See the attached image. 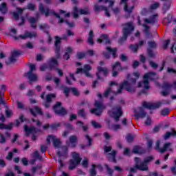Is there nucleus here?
Masks as SVG:
<instances>
[{"mask_svg":"<svg viewBox=\"0 0 176 176\" xmlns=\"http://www.w3.org/2000/svg\"><path fill=\"white\" fill-rule=\"evenodd\" d=\"M76 142H78V138L75 135L70 136L69 140L66 142L67 146H63L59 148L57 152V157H55V160H58V163L63 167V161H61V158L67 157V155H68V147L75 148L76 146Z\"/></svg>","mask_w":176,"mask_h":176,"instance_id":"nucleus-2","label":"nucleus"},{"mask_svg":"<svg viewBox=\"0 0 176 176\" xmlns=\"http://www.w3.org/2000/svg\"><path fill=\"white\" fill-rule=\"evenodd\" d=\"M89 10L78 8V7H74L73 8V16L74 19H78L79 14H88Z\"/></svg>","mask_w":176,"mask_h":176,"instance_id":"nucleus-16","label":"nucleus"},{"mask_svg":"<svg viewBox=\"0 0 176 176\" xmlns=\"http://www.w3.org/2000/svg\"><path fill=\"white\" fill-rule=\"evenodd\" d=\"M24 130L28 135V134H32V141H36V140L38 139V135L41 134V133H42L41 130L36 129L34 126L28 128V126H27L26 125L24 127Z\"/></svg>","mask_w":176,"mask_h":176,"instance_id":"nucleus-11","label":"nucleus"},{"mask_svg":"<svg viewBox=\"0 0 176 176\" xmlns=\"http://www.w3.org/2000/svg\"><path fill=\"white\" fill-rule=\"evenodd\" d=\"M98 43H109V38L108 35L102 34L100 38L97 40Z\"/></svg>","mask_w":176,"mask_h":176,"instance_id":"nucleus-28","label":"nucleus"},{"mask_svg":"<svg viewBox=\"0 0 176 176\" xmlns=\"http://www.w3.org/2000/svg\"><path fill=\"white\" fill-rule=\"evenodd\" d=\"M53 98H56V94H50L47 95L46 96V103H45V108H49L50 104Z\"/></svg>","mask_w":176,"mask_h":176,"instance_id":"nucleus-27","label":"nucleus"},{"mask_svg":"<svg viewBox=\"0 0 176 176\" xmlns=\"http://www.w3.org/2000/svg\"><path fill=\"white\" fill-rule=\"evenodd\" d=\"M166 151H172L171 143H166L164 145V148H161L160 150V152H161V153H163L166 152Z\"/></svg>","mask_w":176,"mask_h":176,"instance_id":"nucleus-32","label":"nucleus"},{"mask_svg":"<svg viewBox=\"0 0 176 176\" xmlns=\"http://www.w3.org/2000/svg\"><path fill=\"white\" fill-rule=\"evenodd\" d=\"M104 153L107 155V159L110 160V162H113L114 163H116V159H115V156L116 155V153H118V151L113 150L112 147L109 146H105L104 148Z\"/></svg>","mask_w":176,"mask_h":176,"instance_id":"nucleus-10","label":"nucleus"},{"mask_svg":"<svg viewBox=\"0 0 176 176\" xmlns=\"http://www.w3.org/2000/svg\"><path fill=\"white\" fill-rule=\"evenodd\" d=\"M27 77L28 78L30 83H34V82H38V75L34 74L33 72H28L26 74Z\"/></svg>","mask_w":176,"mask_h":176,"instance_id":"nucleus-24","label":"nucleus"},{"mask_svg":"<svg viewBox=\"0 0 176 176\" xmlns=\"http://www.w3.org/2000/svg\"><path fill=\"white\" fill-rule=\"evenodd\" d=\"M25 47H27L28 49H34V44L31 42H28L25 44Z\"/></svg>","mask_w":176,"mask_h":176,"instance_id":"nucleus-49","label":"nucleus"},{"mask_svg":"<svg viewBox=\"0 0 176 176\" xmlns=\"http://www.w3.org/2000/svg\"><path fill=\"white\" fill-rule=\"evenodd\" d=\"M103 135L105 140H111V138H112V136L107 132L104 133Z\"/></svg>","mask_w":176,"mask_h":176,"instance_id":"nucleus-59","label":"nucleus"},{"mask_svg":"<svg viewBox=\"0 0 176 176\" xmlns=\"http://www.w3.org/2000/svg\"><path fill=\"white\" fill-rule=\"evenodd\" d=\"M96 109H92L90 110L91 113L96 115V116H100L102 113V111L105 109V106L102 104L100 102L96 101L95 102Z\"/></svg>","mask_w":176,"mask_h":176,"instance_id":"nucleus-13","label":"nucleus"},{"mask_svg":"<svg viewBox=\"0 0 176 176\" xmlns=\"http://www.w3.org/2000/svg\"><path fill=\"white\" fill-rule=\"evenodd\" d=\"M69 91H71V88H67L65 87L64 89H63V93L64 94H65L66 97H68V94H69Z\"/></svg>","mask_w":176,"mask_h":176,"instance_id":"nucleus-56","label":"nucleus"},{"mask_svg":"<svg viewBox=\"0 0 176 176\" xmlns=\"http://www.w3.org/2000/svg\"><path fill=\"white\" fill-rule=\"evenodd\" d=\"M85 56V52H78L77 54V57L80 59L83 58Z\"/></svg>","mask_w":176,"mask_h":176,"instance_id":"nucleus-62","label":"nucleus"},{"mask_svg":"<svg viewBox=\"0 0 176 176\" xmlns=\"http://www.w3.org/2000/svg\"><path fill=\"white\" fill-rule=\"evenodd\" d=\"M144 43H145V41H140L138 45H131L130 49H131V50H132V52H137V50H138V47H141V46H142L144 45Z\"/></svg>","mask_w":176,"mask_h":176,"instance_id":"nucleus-31","label":"nucleus"},{"mask_svg":"<svg viewBox=\"0 0 176 176\" xmlns=\"http://www.w3.org/2000/svg\"><path fill=\"white\" fill-rule=\"evenodd\" d=\"M138 78H140V73L138 72H134L133 75L129 74L126 79L121 82L119 89L116 91H112L113 87L108 88L103 94L104 97L113 96V94H120V93L123 91V89H124L129 93H134L137 89L135 84L137 83V79H138Z\"/></svg>","mask_w":176,"mask_h":176,"instance_id":"nucleus-1","label":"nucleus"},{"mask_svg":"<svg viewBox=\"0 0 176 176\" xmlns=\"http://www.w3.org/2000/svg\"><path fill=\"white\" fill-rule=\"evenodd\" d=\"M77 124L82 125L83 131H87L89 130V126H87V125H83V122H82L81 121L77 122Z\"/></svg>","mask_w":176,"mask_h":176,"instance_id":"nucleus-46","label":"nucleus"},{"mask_svg":"<svg viewBox=\"0 0 176 176\" xmlns=\"http://www.w3.org/2000/svg\"><path fill=\"white\" fill-rule=\"evenodd\" d=\"M6 114L7 118H10L11 116H13V111L10 109H7L6 111Z\"/></svg>","mask_w":176,"mask_h":176,"instance_id":"nucleus-52","label":"nucleus"},{"mask_svg":"<svg viewBox=\"0 0 176 176\" xmlns=\"http://www.w3.org/2000/svg\"><path fill=\"white\" fill-rule=\"evenodd\" d=\"M157 21V14H154L150 17V19H146L144 20L145 24H154Z\"/></svg>","mask_w":176,"mask_h":176,"instance_id":"nucleus-26","label":"nucleus"},{"mask_svg":"<svg viewBox=\"0 0 176 176\" xmlns=\"http://www.w3.org/2000/svg\"><path fill=\"white\" fill-rule=\"evenodd\" d=\"M30 112L33 116H36V114L42 115V110L39 107H34V109H30Z\"/></svg>","mask_w":176,"mask_h":176,"instance_id":"nucleus-29","label":"nucleus"},{"mask_svg":"<svg viewBox=\"0 0 176 176\" xmlns=\"http://www.w3.org/2000/svg\"><path fill=\"white\" fill-rule=\"evenodd\" d=\"M170 102H171L170 100H162L157 103L144 102L142 104L143 107L138 108L135 115L138 118L144 119V118H146V111H145V108H147L148 109H155L156 108H160L162 105H166L167 104H170Z\"/></svg>","mask_w":176,"mask_h":176,"instance_id":"nucleus-3","label":"nucleus"},{"mask_svg":"<svg viewBox=\"0 0 176 176\" xmlns=\"http://www.w3.org/2000/svg\"><path fill=\"white\" fill-rule=\"evenodd\" d=\"M47 145H53L54 148H60L61 146V140L54 135H50L46 139Z\"/></svg>","mask_w":176,"mask_h":176,"instance_id":"nucleus-9","label":"nucleus"},{"mask_svg":"<svg viewBox=\"0 0 176 176\" xmlns=\"http://www.w3.org/2000/svg\"><path fill=\"white\" fill-rule=\"evenodd\" d=\"M95 10H96L97 12H99V10H104L105 12V14L106 16H107V17H110L111 14H109V8L104 6H99L98 4H95V7H94Z\"/></svg>","mask_w":176,"mask_h":176,"instance_id":"nucleus-21","label":"nucleus"},{"mask_svg":"<svg viewBox=\"0 0 176 176\" xmlns=\"http://www.w3.org/2000/svg\"><path fill=\"white\" fill-rule=\"evenodd\" d=\"M5 176H14V173L10 170H8V173L5 175Z\"/></svg>","mask_w":176,"mask_h":176,"instance_id":"nucleus-64","label":"nucleus"},{"mask_svg":"<svg viewBox=\"0 0 176 176\" xmlns=\"http://www.w3.org/2000/svg\"><path fill=\"white\" fill-rule=\"evenodd\" d=\"M91 124H92L93 127H94V129H100V128H101V124H100L99 123H98L96 121H92L91 122Z\"/></svg>","mask_w":176,"mask_h":176,"instance_id":"nucleus-47","label":"nucleus"},{"mask_svg":"<svg viewBox=\"0 0 176 176\" xmlns=\"http://www.w3.org/2000/svg\"><path fill=\"white\" fill-rule=\"evenodd\" d=\"M170 135L176 137V131L172 130L171 132H167L164 137V140H168Z\"/></svg>","mask_w":176,"mask_h":176,"instance_id":"nucleus-34","label":"nucleus"},{"mask_svg":"<svg viewBox=\"0 0 176 176\" xmlns=\"http://www.w3.org/2000/svg\"><path fill=\"white\" fill-rule=\"evenodd\" d=\"M120 5L124 6V10L126 12V13H131V12H133V9H134L133 6L129 7L127 0H121Z\"/></svg>","mask_w":176,"mask_h":176,"instance_id":"nucleus-22","label":"nucleus"},{"mask_svg":"<svg viewBox=\"0 0 176 176\" xmlns=\"http://www.w3.org/2000/svg\"><path fill=\"white\" fill-rule=\"evenodd\" d=\"M133 153H144V152H142V151H141V147L138 146H135L133 148Z\"/></svg>","mask_w":176,"mask_h":176,"instance_id":"nucleus-43","label":"nucleus"},{"mask_svg":"<svg viewBox=\"0 0 176 176\" xmlns=\"http://www.w3.org/2000/svg\"><path fill=\"white\" fill-rule=\"evenodd\" d=\"M112 76L116 77L119 75L118 71H123V69H126V67H122L120 65V63L116 62L112 65Z\"/></svg>","mask_w":176,"mask_h":176,"instance_id":"nucleus-15","label":"nucleus"},{"mask_svg":"<svg viewBox=\"0 0 176 176\" xmlns=\"http://www.w3.org/2000/svg\"><path fill=\"white\" fill-rule=\"evenodd\" d=\"M128 142H131L134 140V135L129 134L126 135Z\"/></svg>","mask_w":176,"mask_h":176,"instance_id":"nucleus-48","label":"nucleus"},{"mask_svg":"<svg viewBox=\"0 0 176 176\" xmlns=\"http://www.w3.org/2000/svg\"><path fill=\"white\" fill-rule=\"evenodd\" d=\"M120 129H121V127H120V125L119 124H113L111 126V130L116 131V130H120Z\"/></svg>","mask_w":176,"mask_h":176,"instance_id":"nucleus-55","label":"nucleus"},{"mask_svg":"<svg viewBox=\"0 0 176 176\" xmlns=\"http://www.w3.org/2000/svg\"><path fill=\"white\" fill-rule=\"evenodd\" d=\"M157 8H159V3H154L151 6V9H152L153 10H155V9H157Z\"/></svg>","mask_w":176,"mask_h":176,"instance_id":"nucleus-60","label":"nucleus"},{"mask_svg":"<svg viewBox=\"0 0 176 176\" xmlns=\"http://www.w3.org/2000/svg\"><path fill=\"white\" fill-rule=\"evenodd\" d=\"M85 138H86V140H87V141H88V145H89V146H90V145H91V138H90V136H89V135H87V134H86L85 135Z\"/></svg>","mask_w":176,"mask_h":176,"instance_id":"nucleus-61","label":"nucleus"},{"mask_svg":"<svg viewBox=\"0 0 176 176\" xmlns=\"http://www.w3.org/2000/svg\"><path fill=\"white\" fill-rule=\"evenodd\" d=\"M27 9L31 11L36 10V6H35L34 3H28L27 6Z\"/></svg>","mask_w":176,"mask_h":176,"instance_id":"nucleus-39","label":"nucleus"},{"mask_svg":"<svg viewBox=\"0 0 176 176\" xmlns=\"http://www.w3.org/2000/svg\"><path fill=\"white\" fill-rule=\"evenodd\" d=\"M38 10L41 13H44L45 14V16L47 17V16H50V14H54L56 17H58L59 19V23H64V19L60 17H69L71 16V13L67 12L66 11H64L63 10H60V15L53 10H49V8H45L43 7V5L42 3L39 4Z\"/></svg>","mask_w":176,"mask_h":176,"instance_id":"nucleus-5","label":"nucleus"},{"mask_svg":"<svg viewBox=\"0 0 176 176\" xmlns=\"http://www.w3.org/2000/svg\"><path fill=\"white\" fill-rule=\"evenodd\" d=\"M109 71L107 67H98V72L96 73V76L98 79H102L103 76H107Z\"/></svg>","mask_w":176,"mask_h":176,"instance_id":"nucleus-18","label":"nucleus"},{"mask_svg":"<svg viewBox=\"0 0 176 176\" xmlns=\"http://www.w3.org/2000/svg\"><path fill=\"white\" fill-rule=\"evenodd\" d=\"M89 71H91V66L90 65H85L82 69H77L76 74L84 73L87 78H93V74Z\"/></svg>","mask_w":176,"mask_h":176,"instance_id":"nucleus-14","label":"nucleus"},{"mask_svg":"<svg viewBox=\"0 0 176 176\" xmlns=\"http://www.w3.org/2000/svg\"><path fill=\"white\" fill-rule=\"evenodd\" d=\"M65 53L69 54V55L72 54L74 53V50L71 47H66Z\"/></svg>","mask_w":176,"mask_h":176,"instance_id":"nucleus-51","label":"nucleus"},{"mask_svg":"<svg viewBox=\"0 0 176 176\" xmlns=\"http://www.w3.org/2000/svg\"><path fill=\"white\" fill-rule=\"evenodd\" d=\"M155 79H157L156 73H147L144 74L143 81L138 83V87H142L143 89H148L151 87L149 85V80H155Z\"/></svg>","mask_w":176,"mask_h":176,"instance_id":"nucleus-6","label":"nucleus"},{"mask_svg":"<svg viewBox=\"0 0 176 176\" xmlns=\"http://www.w3.org/2000/svg\"><path fill=\"white\" fill-rule=\"evenodd\" d=\"M50 64L51 65V67H50V69H52V67H56L58 63L56 58H52L50 61Z\"/></svg>","mask_w":176,"mask_h":176,"instance_id":"nucleus-37","label":"nucleus"},{"mask_svg":"<svg viewBox=\"0 0 176 176\" xmlns=\"http://www.w3.org/2000/svg\"><path fill=\"white\" fill-rule=\"evenodd\" d=\"M82 162V157H80V155L79 153L73 152L71 153V160L69 161V170H74L76 166L80 164Z\"/></svg>","mask_w":176,"mask_h":176,"instance_id":"nucleus-7","label":"nucleus"},{"mask_svg":"<svg viewBox=\"0 0 176 176\" xmlns=\"http://www.w3.org/2000/svg\"><path fill=\"white\" fill-rule=\"evenodd\" d=\"M40 30H41V31H45L47 32V30H49L50 27L49 25H47V24L44 23V24H41L40 25Z\"/></svg>","mask_w":176,"mask_h":176,"instance_id":"nucleus-44","label":"nucleus"},{"mask_svg":"<svg viewBox=\"0 0 176 176\" xmlns=\"http://www.w3.org/2000/svg\"><path fill=\"white\" fill-rule=\"evenodd\" d=\"M152 160H153V157L149 156L144 158L143 162H142L140 164H138V163H140V158L135 157V164L134 167L131 168V173H136L137 170H140L141 171H148V170H149L148 164H149Z\"/></svg>","mask_w":176,"mask_h":176,"instance_id":"nucleus-4","label":"nucleus"},{"mask_svg":"<svg viewBox=\"0 0 176 176\" xmlns=\"http://www.w3.org/2000/svg\"><path fill=\"white\" fill-rule=\"evenodd\" d=\"M152 118H151V117L149 116H146L145 120H144V125L145 126H151V124H152Z\"/></svg>","mask_w":176,"mask_h":176,"instance_id":"nucleus-38","label":"nucleus"},{"mask_svg":"<svg viewBox=\"0 0 176 176\" xmlns=\"http://www.w3.org/2000/svg\"><path fill=\"white\" fill-rule=\"evenodd\" d=\"M98 2H103V3H108V2H109V8L112 7L113 3H115L113 0H98Z\"/></svg>","mask_w":176,"mask_h":176,"instance_id":"nucleus-42","label":"nucleus"},{"mask_svg":"<svg viewBox=\"0 0 176 176\" xmlns=\"http://www.w3.org/2000/svg\"><path fill=\"white\" fill-rule=\"evenodd\" d=\"M20 54V51L19 50H14L11 53V56L9 58L10 63H14L17 58V56Z\"/></svg>","mask_w":176,"mask_h":176,"instance_id":"nucleus-25","label":"nucleus"},{"mask_svg":"<svg viewBox=\"0 0 176 176\" xmlns=\"http://www.w3.org/2000/svg\"><path fill=\"white\" fill-rule=\"evenodd\" d=\"M55 113L57 115H67V111L61 106V102H58L54 107Z\"/></svg>","mask_w":176,"mask_h":176,"instance_id":"nucleus-17","label":"nucleus"},{"mask_svg":"<svg viewBox=\"0 0 176 176\" xmlns=\"http://www.w3.org/2000/svg\"><path fill=\"white\" fill-rule=\"evenodd\" d=\"M93 38H94V34L93 33V30H90L88 36V43L89 45H94Z\"/></svg>","mask_w":176,"mask_h":176,"instance_id":"nucleus-33","label":"nucleus"},{"mask_svg":"<svg viewBox=\"0 0 176 176\" xmlns=\"http://www.w3.org/2000/svg\"><path fill=\"white\" fill-rule=\"evenodd\" d=\"M169 113H170V109H164L161 112V114L163 115V116H166V115H168Z\"/></svg>","mask_w":176,"mask_h":176,"instance_id":"nucleus-50","label":"nucleus"},{"mask_svg":"<svg viewBox=\"0 0 176 176\" xmlns=\"http://www.w3.org/2000/svg\"><path fill=\"white\" fill-rule=\"evenodd\" d=\"M131 152H130V149H129V148H125L124 149V155H125V156H130Z\"/></svg>","mask_w":176,"mask_h":176,"instance_id":"nucleus-53","label":"nucleus"},{"mask_svg":"<svg viewBox=\"0 0 176 176\" xmlns=\"http://www.w3.org/2000/svg\"><path fill=\"white\" fill-rule=\"evenodd\" d=\"M134 30V25L133 23H128L124 25L123 28V36L119 40V43H123L126 39H127V36L133 32Z\"/></svg>","mask_w":176,"mask_h":176,"instance_id":"nucleus-8","label":"nucleus"},{"mask_svg":"<svg viewBox=\"0 0 176 176\" xmlns=\"http://www.w3.org/2000/svg\"><path fill=\"white\" fill-rule=\"evenodd\" d=\"M70 91L72 93L74 96H78L79 94H80V92L79 91V89L76 87H72L70 88Z\"/></svg>","mask_w":176,"mask_h":176,"instance_id":"nucleus-36","label":"nucleus"},{"mask_svg":"<svg viewBox=\"0 0 176 176\" xmlns=\"http://www.w3.org/2000/svg\"><path fill=\"white\" fill-rule=\"evenodd\" d=\"M55 47H56V53L60 52V43L62 39H67V35L64 34L62 38L58 36L55 37Z\"/></svg>","mask_w":176,"mask_h":176,"instance_id":"nucleus-23","label":"nucleus"},{"mask_svg":"<svg viewBox=\"0 0 176 176\" xmlns=\"http://www.w3.org/2000/svg\"><path fill=\"white\" fill-rule=\"evenodd\" d=\"M64 125L65 126L66 129H67L68 130H72L74 129V126L68 122L64 123Z\"/></svg>","mask_w":176,"mask_h":176,"instance_id":"nucleus-54","label":"nucleus"},{"mask_svg":"<svg viewBox=\"0 0 176 176\" xmlns=\"http://www.w3.org/2000/svg\"><path fill=\"white\" fill-rule=\"evenodd\" d=\"M0 129H7V130H12V129H13V124H9L7 126L3 125V124H1Z\"/></svg>","mask_w":176,"mask_h":176,"instance_id":"nucleus-40","label":"nucleus"},{"mask_svg":"<svg viewBox=\"0 0 176 176\" xmlns=\"http://www.w3.org/2000/svg\"><path fill=\"white\" fill-rule=\"evenodd\" d=\"M30 70L28 72H32L33 71H35V69H36V66L35 65V64H30Z\"/></svg>","mask_w":176,"mask_h":176,"instance_id":"nucleus-57","label":"nucleus"},{"mask_svg":"<svg viewBox=\"0 0 176 176\" xmlns=\"http://www.w3.org/2000/svg\"><path fill=\"white\" fill-rule=\"evenodd\" d=\"M116 48H112L111 47H107V52L103 54V56L105 57V58H109L111 57V55L109 53H111L113 54V57H116Z\"/></svg>","mask_w":176,"mask_h":176,"instance_id":"nucleus-20","label":"nucleus"},{"mask_svg":"<svg viewBox=\"0 0 176 176\" xmlns=\"http://www.w3.org/2000/svg\"><path fill=\"white\" fill-rule=\"evenodd\" d=\"M105 168H107V173L109 176H112V174H113V170L109 168V166L108 164L104 165Z\"/></svg>","mask_w":176,"mask_h":176,"instance_id":"nucleus-45","label":"nucleus"},{"mask_svg":"<svg viewBox=\"0 0 176 176\" xmlns=\"http://www.w3.org/2000/svg\"><path fill=\"white\" fill-rule=\"evenodd\" d=\"M149 47H156V43L155 41H148Z\"/></svg>","mask_w":176,"mask_h":176,"instance_id":"nucleus-63","label":"nucleus"},{"mask_svg":"<svg viewBox=\"0 0 176 176\" xmlns=\"http://www.w3.org/2000/svg\"><path fill=\"white\" fill-rule=\"evenodd\" d=\"M0 13H1V14H6V13H8V6L6 3H2L0 5Z\"/></svg>","mask_w":176,"mask_h":176,"instance_id":"nucleus-30","label":"nucleus"},{"mask_svg":"<svg viewBox=\"0 0 176 176\" xmlns=\"http://www.w3.org/2000/svg\"><path fill=\"white\" fill-rule=\"evenodd\" d=\"M6 142V139L3 136V135L0 134V143L5 144Z\"/></svg>","mask_w":176,"mask_h":176,"instance_id":"nucleus-58","label":"nucleus"},{"mask_svg":"<svg viewBox=\"0 0 176 176\" xmlns=\"http://www.w3.org/2000/svg\"><path fill=\"white\" fill-rule=\"evenodd\" d=\"M28 20L29 23H30L33 28H35V27H36V21L38 20L37 19L30 17L29 19H28Z\"/></svg>","mask_w":176,"mask_h":176,"instance_id":"nucleus-35","label":"nucleus"},{"mask_svg":"<svg viewBox=\"0 0 176 176\" xmlns=\"http://www.w3.org/2000/svg\"><path fill=\"white\" fill-rule=\"evenodd\" d=\"M35 36H36V33L26 32L24 34L19 36H14V39H15V41H19V39H28V38H34Z\"/></svg>","mask_w":176,"mask_h":176,"instance_id":"nucleus-19","label":"nucleus"},{"mask_svg":"<svg viewBox=\"0 0 176 176\" xmlns=\"http://www.w3.org/2000/svg\"><path fill=\"white\" fill-rule=\"evenodd\" d=\"M109 115L111 118H113L115 120H119V118L122 115H123V112L122 111V107L118 106L116 108L113 109L111 111H109Z\"/></svg>","mask_w":176,"mask_h":176,"instance_id":"nucleus-12","label":"nucleus"},{"mask_svg":"<svg viewBox=\"0 0 176 176\" xmlns=\"http://www.w3.org/2000/svg\"><path fill=\"white\" fill-rule=\"evenodd\" d=\"M81 164L84 168H87V166H89V160H87V158H84L81 162Z\"/></svg>","mask_w":176,"mask_h":176,"instance_id":"nucleus-41","label":"nucleus"}]
</instances>
